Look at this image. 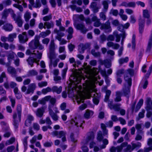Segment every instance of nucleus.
Returning a JSON list of instances; mask_svg holds the SVG:
<instances>
[{
	"label": "nucleus",
	"mask_w": 152,
	"mask_h": 152,
	"mask_svg": "<svg viewBox=\"0 0 152 152\" xmlns=\"http://www.w3.org/2000/svg\"><path fill=\"white\" fill-rule=\"evenodd\" d=\"M12 17L15 21V23H17L18 27H22L23 21L20 15H18L16 16L15 13L13 14L12 15Z\"/></svg>",
	"instance_id": "9"
},
{
	"label": "nucleus",
	"mask_w": 152,
	"mask_h": 152,
	"mask_svg": "<svg viewBox=\"0 0 152 152\" xmlns=\"http://www.w3.org/2000/svg\"><path fill=\"white\" fill-rule=\"evenodd\" d=\"M24 18L26 22H28L31 18V14L29 12H27L24 15Z\"/></svg>",
	"instance_id": "39"
},
{
	"label": "nucleus",
	"mask_w": 152,
	"mask_h": 152,
	"mask_svg": "<svg viewBox=\"0 0 152 152\" xmlns=\"http://www.w3.org/2000/svg\"><path fill=\"white\" fill-rule=\"evenodd\" d=\"M124 79L126 82L128 83V86H126V84H124L122 89L123 93L125 96L129 97V94L130 92V88L132 86V80L131 77H129L128 74H125L124 75Z\"/></svg>",
	"instance_id": "3"
},
{
	"label": "nucleus",
	"mask_w": 152,
	"mask_h": 152,
	"mask_svg": "<svg viewBox=\"0 0 152 152\" xmlns=\"http://www.w3.org/2000/svg\"><path fill=\"white\" fill-rule=\"evenodd\" d=\"M85 88H86L87 91L89 93L90 92L91 90L92 91V86L90 82L87 83L85 86Z\"/></svg>",
	"instance_id": "46"
},
{
	"label": "nucleus",
	"mask_w": 152,
	"mask_h": 152,
	"mask_svg": "<svg viewBox=\"0 0 152 152\" xmlns=\"http://www.w3.org/2000/svg\"><path fill=\"white\" fill-rule=\"evenodd\" d=\"M49 115L51 116L52 119L54 121H56L58 120L57 115L54 113L53 112L49 113Z\"/></svg>",
	"instance_id": "45"
},
{
	"label": "nucleus",
	"mask_w": 152,
	"mask_h": 152,
	"mask_svg": "<svg viewBox=\"0 0 152 152\" xmlns=\"http://www.w3.org/2000/svg\"><path fill=\"white\" fill-rule=\"evenodd\" d=\"M97 140L100 142L102 141L103 144L100 146V148L101 149H103L106 148V145L108 143V140L106 138L104 139L103 136V135L102 132L100 130L97 132Z\"/></svg>",
	"instance_id": "6"
},
{
	"label": "nucleus",
	"mask_w": 152,
	"mask_h": 152,
	"mask_svg": "<svg viewBox=\"0 0 152 152\" xmlns=\"http://www.w3.org/2000/svg\"><path fill=\"white\" fill-rule=\"evenodd\" d=\"M37 55L36 56V58H35L33 57L30 56L26 60V61L28 63L29 65H30L32 67L33 66V63L35 62L38 65V63L39 61V60L41 58L42 56V53L39 52L38 50L37 51Z\"/></svg>",
	"instance_id": "4"
},
{
	"label": "nucleus",
	"mask_w": 152,
	"mask_h": 152,
	"mask_svg": "<svg viewBox=\"0 0 152 152\" xmlns=\"http://www.w3.org/2000/svg\"><path fill=\"white\" fill-rule=\"evenodd\" d=\"M52 18L51 15H49L48 16L44 17L43 20L44 21H48L50 20Z\"/></svg>",
	"instance_id": "63"
},
{
	"label": "nucleus",
	"mask_w": 152,
	"mask_h": 152,
	"mask_svg": "<svg viewBox=\"0 0 152 152\" xmlns=\"http://www.w3.org/2000/svg\"><path fill=\"white\" fill-rule=\"evenodd\" d=\"M129 60L128 57H126L125 58H121L119 60V62L120 64H122L125 62H127Z\"/></svg>",
	"instance_id": "47"
},
{
	"label": "nucleus",
	"mask_w": 152,
	"mask_h": 152,
	"mask_svg": "<svg viewBox=\"0 0 152 152\" xmlns=\"http://www.w3.org/2000/svg\"><path fill=\"white\" fill-rule=\"evenodd\" d=\"M3 28L6 31H11L13 28V26L12 24L7 23L4 25Z\"/></svg>",
	"instance_id": "21"
},
{
	"label": "nucleus",
	"mask_w": 152,
	"mask_h": 152,
	"mask_svg": "<svg viewBox=\"0 0 152 152\" xmlns=\"http://www.w3.org/2000/svg\"><path fill=\"white\" fill-rule=\"evenodd\" d=\"M37 72L35 70L32 69L29 71L27 75L28 76H33L37 75Z\"/></svg>",
	"instance_id": "34"
},
{
	"label": "nucleus",
	"mask_w": 152,
	"mask_h": 152,
	"mask_svg": "<svg viewBox=\"0 0 152 152\" xmlns=\"http://www.w3.org/2000/svg\"><path fill=\"white\" fill-rule=\"evenodd\" d=\"M94 112L91 110H87L85 114H84V117L86 119H88L93 115Z\"/></svg>",
	"instance_id": "25"
},
{
	"label": "nucleus",
	"mask_w": 152,
	"mask_h": 152,
	"mask_svg": "<svg viewBox=\"0 0 152 152\" xmlns=\"http://www.w3.org/2000/svg\"><path fill=\"white\" fill-rule=\"evenodd\" d=\"M47 107L46 105L42 106L41 107L38 108L35 113L37 116L39 118H41L43 115L45 110L46 109Z\"/></svg>",
	"instance_id": "12"
},
{
	"label": "nucleus",
	"mask_w": 152,
	"mask_h": 152,
	"mask_svg": "<svg viewBox=\"0 0 152 152\" xmlns=\"http://www.w3.org/2000/svg\"><path fill=\"white\" fill-rule=\"evenodd\" d=\"M145 23V20L140 18L139 19V32L141 34H142L143 32L144 28V24Z\"/></svg>",
	"instance_id": "15"
},
{
	"label": "nucleus",
	"mask_w": 152,
	"mask_h": 152,
	"mask_svg": "<svg viewBox=\"0 0 152 152\" xmlns=\"http://www.w3.org/2000/svg\"><path fill=\"white\" fill-rule=\"evenodd\" d=\"M100 29L102 30H104L106 33L111 32L112 31V28L110 20H108L105 23H102L100 27Z\"/></svg>",
	"instance_id": "8"
},
{
	"label": "nucleus",
	"mask_w": 152,
	"mask_h": 152,
	"mask_svg": "<svg viewBox=\"0 0 152 152\" xmlns=\"http://www.w3.org/2000/svg\"><path fill=\"white\" fill-rule=\"evenodd\" d=\"M66 132L63 131H61L59 132L58 136V138H61V139L63 142L66 141Z\"/></svg>",
	"instance_id": "20"
},
{
	"label": "nucleus",
	"mask_w": 152,
	"mask_h": 152,
	"mask_svg": "<svg viewBox=\"0 0 152 152\" xmlns=\"http://www.w3.org/2000/svg\"><path fill=\"white\" fill-rule=\"evenodd\" d=\"M15 53L13 52H11L10 53L7 55V59L8 61H11L10 59H13L14 57V55Z\"/></svg>",
	"instance_id": "53"
},
{
	"label": "nucleus",
	"mask_w": 152,
	"mask_h": 152,
	"mask_svg": "<svg viewBox=\"0 0 152 152\" xmlns=\"http://www.w3.org/2000/svg\"><path fill=\"white\" fill-rule=\"evenodd\" d=\"M111 93V91L110 90H107L106 91V95L104 101L105 102H107L108 101V106L111 110H112L113 108V107L114 104H113V100L112 99L108 101Z\"/></svg>",
	"instance_id": "7"
},
{
	"label": "nucleus",
	"mask_w": 152,
	"mask_h": 152,
	"mask_svg": "<svg viewBox=\"0 0 152 152\" xmlns=\"http://www.w3.org/2000/svg\"><path fill=\"white\" fill-rule=\"evenodd\" d=\"M26 54L27 55H30L31 54L32 55H34L35 56L37 55V51H36L35 50H34L33 51V52H31L30 50V49H28L26 50Z\"/></svg>",
	"instance_id": "49"
},
{
	"label": "nucleus",
	"mask_w": 152,
	"mask_h": 152,
	"mask_svg": "<svg viewBox=\"0 0 152 152\" xmlns=\"http://www.w3.org/2000/svg\"><path fill=\"white\" fill-rule=\"evenodd\" d=\"M17 113H14L13 115V124L15 129L18 128L19 123L20 122L21 118V106L19 104L17 106Z\"/></svg>",
	"instance_id": "1"
},
{
	"label": "nucleus",
	"mask_w": 152,
	"mask_h": 152,
	"mask_svg": "<svg viewBox=\"0 0 152 152\" xmlns=\"http://www.w3.org/2000/svg\"><path fill=\"white\" fill-rule=\"evenodd\" d=\"M132 148L133 150L134 149H138L141 146V144L140 142H138L136 143H131Z\"/></svg>",
	"instance_id": "37"
},
{
	"label": "nucleus",
	"mask_w": 152,
	"mask_h": 152,
	"mask_svg": "<svg viewBox=\"0 0 152 152\" xmlns=\"http://www.w3.org/2000/svg\"><path fill=\"white\" fill-rule=\"evenodd\" d=\"M84 123V121H82L80 119H77V118H75V119H72L70 121L71 124L76 126L77 127H78L79 126L81 127L82 124Z\"/></svg>",
	"instance_id": "11"
},
{
	"label": "nucleus",
	"mask_w": 152,
	"mask_h": 152,
	"mask_svg": "<svg viewBox=\"0 0 152 152\" xmlns=\"http://www.w3.org/2000/svg\"><path fill=\"white\" fill-rule=\"evenodd\" d=\"M52 91L51 88L49 87H48L46 88L43 89L42 92V94H45L48 92H51Z\"/></svg>",
	"instance_id": "56"
},
{
	"label": "nucleus",
	"mask_w": 152,
	"mask_h": 152,
	"mask_svg": "<svg viewBox=\"0 0 152 152\" xmlns=\"http://www.w3.org/2000/svg\"><path fill=\"white\" fill-rule=\"evenodd\" d=\"M7 78L6 74L4 72H3L0 76V83H2L4 81V78Z\"/></svg>",
	"instance_id": "61"
},
{
	"label": "nucleus",
	"mask_w": 152,
	"mask_h": 152,
	"mask_svg": "<svg viewBox=\"0 0 152 152\" xmlns=\"http://www.w3.org/2000/svg\"><path fill=\"white\" fill-rule=\"evenodd\" d=\"M121 104L119 103L115 104H114L113 109L116 111H119L120 110Z\"/></svg>",
	"instance_id": "41"
},
{
	"label": "nucleus",
	"mask_w": 152,
	"mask_h": 152,
	"mask_svg": "<svg viewBox=\"0 0 152 152\" xmlns=\"http://www.w3.org/2000/svg\"><path fill=\"white\" fill-rule=\"evenodd\" d=\"M12 2L11 0H5L2 1V3L5 6H7L10 5Z\"/></svg>",
	"instance_id": "54"
},
{
	"label": "nucleus",
	"mask_w": 152,
	"mask_h": 152,
	"mask_svg": "<svg viewBox=\"0 0 152 152\" xmlns=\"http://www.w3.org/2000/svg\"><path fill=\"white\" fill-rule=\"evenodd\" d=\"M101 126L102 129L103 135L105 136L107 135L108 130L107 129L106 125L102 123L101 124Z\"/></svg>",
	"instance_id": "29"
},
{
	"label": "nucleus",
	"mask_w": 152,
	"mask_h": 152,
	"mask_svg": "<svg viewBox=\"0 0 152 152\" xmlns=\"http://www.w3.org/2000/svg\"><path fill=\"white\" fill-rule=\"evenodd\" d=\"M143 15L144 18H149L150 15L148 11L147 10H144L143 12Z\"/></svg>",
	"instance_id": "50"
},
{
	"label": "nucleus",
	"mask_w": 152,
	"mask_h": 152,
	"mask_svg": "<svg viewBox=\"0 0 152 152\" xmlns=\"http://www.w3.org/2000/svg\"><path fill=\"white\" fill-rule=\"evenodd\" d=\"M39 36L36 35L34 39L29 43L28 46L31 49L34 50L38 48L39 50H41L44 48L43 46L39 42Z\"/></svg>",
	"instance_id": "2"
},
{
	"label": "nucleus",
	"mask_w": 152,
	"mask_h": 152,
	"mask_svg": "<svg viewBox=\"0 0 152 152\" xmlns=\"http://www.w3.org/2000/svg\"><path fill=\"white\" fill-rule=\"evenodd\" d=\"M110 14H112L113 15L117 16L118 14V12L117 10H111L110 12Z\"/></svg>",
	"instance_id": "64"
},
{
	"label": "nucleus",
	"mask_w": 152,
	"mask_h": 152,
	"mask_svg": "<svg viewBox=\"0 0 152 152\" xmlns=\"http://www.w3.org/2000/svg\"><path fill=\"white\" fill-rule=\"evenodd\" d=\"M75 27L78 30L80 31L81 33L85 34L88 31V30L85 27L83 23L74 24Z\"/></svg>",
	"instance_id": "10"
},
{
	"label": "nucleus",
	"mask_w": 152,
	"mask_h": 152,
	"mask_svg": "<svg viewBox=\"0 0 152 152\" xmlns=\"http://www.w3.org/2000/svg\"><path fill=\"white\" fill-rule=\"evenodd\" d=\"M152 47V33L149 38L148 45L147 48V51L148 52H150L151 49Z\"/></svg>",
	"instance_id": "28"
},
{
	"label": "nucleus",
	"mask_w": 152,
	"mask_h": 152,
	"mask_svg": "<svg viewBox=\"0 0 152 152\" xmlns=\"http://www.w3.org/2000/svg\"><path fill=\"white\" fill-rule=\"evenodd\" d=\"M18 37L20 42L22 43H25L28 40L26 33L25 32H23L22 34H20Z\"/></svg>",
	"instance_id": "14"
},
{
	"label": "nucleus",
	"mask_w": 152,
	"mask_h": 152,
	"mask_svg": "<svg viewBox=\"0 0 152 152\" xmlns=\"http://www.w3.org/2000/svg\"><path fill=\"white\" fill-rule=\"evenodd\" d=\"M110 1L109 0H104L102 1V4L103 6V11L106 12L108 8V3H110Z\"/></svg>",
	"instance_id": "22"
},
{
	"label": "nucleus",
	"mask_w": 152,
	"mask_h": 152,
	"mask_svg": "<svg viewBox=\"0 0 152 152\" xmlns=\"http://www.w3.org/2000/svg\"><path fill=\"white\" fill-rule=\"evenodd\" d=\"M64 35V33L59 32L58 33L56 37V39H58V41H60L61 37H63Z\"/></svg>",
	"instance_id": "59"
},
{
	"label": "nucleus",
	"mask_w": 152,
	"mask_h": 152,
	"mask_svg": "<svg viewBox=\"0 0 152 152\" xmlns=\"http://www.w3.org/2000/svg\"><path fill=\"white\" fill-rule=\"evenodd\" d=\"M90 7L94 13H96L99 11V8L97 6V3L93 2L91 4Z\"/></svg>",
	"instance_id": "17"
},
{
	"label": "nucleus",
	"mask_w": 152,
	"mask_h": 152,
	"mask_svg": "<svg viewBox=\"0 0 152 152\" xmlns=\"http://www.w3.org/2000/svg\"><path fill=\"white\" fill-rule=\"evenodd\" d=\"M15 141V139L14 137L11 138L9 140H7L6 142V145H9L13 143Z\"/></svg>",
	"instance_id": "55"
},
{
	"label": "nucleus",
	"mask_w": 152,
	"mask_h": 152,
	"mask_svg": "<svg viewBox=\"0 0 152 152\" xmlns=\"http://www.w3.org/2000/svg\"><path fill=\"white\" fill-rule=\"evenodd\" d=\"M135 128L137 130V132L141 134H143V132L142 130H141L142 128V125L141 124H137L135 125Z\"/></svg>",
	"instance_id": "36"
},
{
	"label": "nucleus",
	"mask_w": 152,
	"mask_h": 152,
	"mask_svg": "<svg viewBox=\"0 0 152 152\" xmlns=\"http://www.w3.org/2000/svg\"><path fill=\"white\" fill-rule=\"evenodd\" d=\"M102 23L100 21V19L94 22V26L95 27H99L101 26Z\"/></svg>",
	"instance_id": "58"
},
{
	"label": "nucleus",
	"mask_w": 152,
	"mask_h": 152,
	"mask_svg": "<svg viewBox=\"0 0 152 152\" xmlns=\"http://www.w3.org/2000/svg\"><path fill=\"white\" fill-rule=\"evenodd\" d=\"M50 33L51 32L50 30H47L45 32H42L40 33L39 36L40 37L44 38L50 34Z\"/></svg>",
	"instance_id": "38"
},
{
	"label": "nucleus",
	"mask_w": 152,
	"mask_h": 152,
	"mask_svg": "<svg viewBox=\"0 0 152 152\" xmlns=\"http://www.w3.org/2000/svg\"><path fill=\"white\" fill-rule=\"evenodd\" d=\"M62 87L60 86L58 87L57 86H54L51 88L52 91L53 92H56L57 94H60L62 91Z\"/></svg>",
	"instance_id": "27"
},
{
	"label": "nucleus",
	"mask_w": 152,
	"mask_h": 152,
	"mask_svg": "<svg viewBox=\"0 0 152 152\" xmlns=\"http://www.w3.org/2000/svg\"><path fill=\"white\" fill-rule=\"evenodd\" d=\"M151 102V99L150 98H147L146 100V104L147 106L146 109L147 111L150 110L151 109V107L150 105V103Z\"/></svg>",
	"instance_id": "33"
},
{
	"label": "nucleus",
	"mask_w": 152,
	"mask_h": 152,
	"mask_svg": "<svg viewBox=\"0 0 152 152\" xmlns=\"http://www.w3.org/2000/svg\"><path fill=\"white\" fill-rule=\"evenodd\" d=\"M55 45L53 40H51L49 47V53L48 56L50 60L49 67L51 68L52 64V59L55 57Z\"/></svg>",
	"instance_id": "5"
},
{
	"label": "nucleus",
	"mask_w": 152,
	"mask_h": 152,
	"mask_svg": "<svg viewBox=\"0 0 152 152\" xmlns=\"http://www.w3.org/2000/svg\"><path fill=\"white\" fill-rule=\"evenodd\" d=\"M91 54L95 57H98L100 56V53L98 52H96L94 49H92L91 51Z\"/></svg>",
	"instance_id": "44"
},
{
	"label": "nucleus",
	"mask_w": 152,
	"mask_h": 152,
	"mask_svg": "<svg viewBox=\"0 0 152 152\" xmlns=\"http://www.w3.org/2000/svg\"><path fill=\"white\" fill-rule=\"evenodd\" d=\"M105 13L106 12H104V11L99 13V17L103 21L105 20L106 19Z\"/></svg>",
	"instance_id": "40"
},
{
	"label": "nucleus",
	"mask_w": 152,
	"mask_h": 152,
	"mask_svg": "<svg viewBox=\"0 0 152 152\" xmlns=\"http://www.w3.org/2000/svg\"><path fill=\"white\" fill-rule=\"evenodd\" d=\"M107 46L109 47H112L114 49H118L120 47L119 44L115 43L112 42H108L107 44Z\"/></svg>",
	"instance_id": "16"
},
{
	"label": "nucleus",
	"mask_w": 152,
	"mask_h": 152,
	"mask_svg": "<svg viewBox=\"0 0 152 152\" xmlns=\"http://www.w3.org/2000/svg\"><path fill=\"white\" fill-rule=\"evenodd\" d=\"M28 136H26L23 140V143L24 145L25 149L26 150L27 149V139L28 138Z\"/></svg>",
	"instance_id": "57"
},
{
	"label": "nucleus",
	"mask_w": 152,
	"mask_h": 152,
	"mask_svg": "<svg viewBox=\"0 0 152 152\" xmlns=\"http://www.w3.org/2000/svg\"><path fill=\"white\" fill-rule=\"evenodd\" d=\"M7 71L8 72L12 75L14 77H16L17 74V71L16 69L14 67L10 66L7 68Z\"/></svg>",
	"instance_id": "23"
},
{
	"label": "nucleus",
	"mask_w": 152,
	"mask_h": 152,
	"mask_svg": "<svg viewBox=\"0 0 152 152\" xmlns=\"http://www.w3.org/2000/svg\"><path fill=\"white\" fill-rule=\"evenodd\" d=\"M121 93L119 91H117L116 92L115 98L114 99L115 102H120L121 100Z\"/></svg>",
	"instance_id": "26"
},
{
	"label": "nucleus",
	"mask_w": 152,
	"mask_h": 152,
	"mask_svg": "<svg viewBox=\"0 0 152 152\" xmlns=\"http://www.w3.org/2000/svg\"><path fill=\"white\" fill-rule=\"evenodd\" d=\"M0 46L2 48H4L6 50H7L9 49V45L7 43H2L0 41Z\"/></svg>",
	"instance_id": "48"
},
{
	"label": "nucleus",
	"mask_w": 152,
	"mask_h": 152,
	"mask_svg": "<svg viewBox=\"0 0 152 152\" xmlns=\"http://www.w3.org/2000/svg\"><path fill=\"white\" fill-rule=\"evenodd\" d=\"M145 111L144 110H142L141 112L139 113L138 114V117L137 118V120H139L140 118H142L144 117V114L145 113Z\"/></svg>",
	"instance_id": "51"
},
{
	"label": "nucleus",
	"mask_w": 152,
	"mask_h": 152,
	"mask_svg": "<svg viewBox=\"0 0 152 152\" xmlns=\"http://www.w3.org/2000/svg\"><path fill=\"white\" fill-rule=\"evenodd\" d=\"M133 150L132 147L130 145H128L124 150V152H131Z\"/></svg>",
	"instance_id": "43"
},
{
	"label": "nucleus",
	"mask_w": 152,
	"mask_h": 152,
	"mask_svg": "<svg viewBox=\"0 0 152 152\" xmlns=\"http://www.w3.org/2000/svg\"><path fill=\"white\" fill-rule=\"evenodd\" d=\"M94 138V132H91L88 133V136L86 139V144L90 140H93Z\"/></svg>",
	"instance_id": "18"
},
{
	"label": "nucleus",
	"mask_w": 152,
	"mask_h": 152,
	"mask_svg": "<svg viewBox=\"0 0 152 152\" xmlns=\"http://www.w3.org/2000/svg\"><path fill=\"white\" fill-rule=\"evenodd\" d=\"M44 25L46 26V28L48 29H49L52 27H53L54 24L53 21H50V22H45L44 23Z\"/></svg>",
	"instance_id": "35"
},
{
	"label": "nucleus",
	"mask_w": 152,
	"mask_h": 152,
	"mask_svg": "<svg viewBox=\"0 0 152 152\" xmlns=\"http://www.w3.org/2000/svg\"><path fill=\"white\" fill-rule=\"evenodd\" d=\"M132 49L134 50L136 45L135 44V36L134 34L132 36Z\"/></svg>",
	"instance_id": "60"
},
{
	"label": "nucleus",
	"mask_w": 152,
	"mask_h": 152,
	"mask_svg": "<svg viewBox=\"0 0 152 152\" xmlns=\"http://www.w3.org/2000/svg\"><path fill=\"white\" fill-rule=\"evenodd\" d=\"M82 79V76L79 74L75 75L74 78V81H75L77 83H78L81 82Z\"/></svg>",
	"instance_id": "31"
},
{
	"label": "nucleus",
	"mask_w": 152,
	"mask_h": 152,
	"mask_svg": "<svg viewBox=\"0 0 152 152\" xmlns=\"http://www.w3.org/2000/svg\"><path fill=\"white\" fill-rule=\"evenodd\" d=\"M152 70V64L150 66L149 68V70L148 71L147 73L146 74L145 76V79H147L148 78L150 75L151 71Z\"/></svg>",
	"instance_id": "52"
},
{
	"label": "nucleus",
	"mask_w": 152,
	"mask_h": 152,
	"mask_svg": "<svg viewBox=\"0 0 152 152\" xmlns=\"http://www.w3.org/2000/svg\"><path fill=\"white\" fill-rule=\"evenodd\" d=\"M143 103V100L142 99H141L137 103L136 106L135 111L136 112H137L138 110L140 108L142 105Z\"/></svg>",
	"instance_id": "30"
},
{
	"label": "nucleus",
	"mask_w": 152,
	"mask_h": 152,
	"mask_svg": "<svg viewBox=\"0 0 152 152\" xmlns=\"http://www.w3.org/2000/svg\"><path fill=\"white\" fill-rule=\"evenodd\" d=\"M87 48V46L86 45L80 44L79 47L78 51L80 53H82Z\"/></svg>",
	"instance_id": "32"
},
{
	"label": "nucleus",
	"mask_w": 152,
	"mask_h": 152,
	"mask_svg": "<svg viewBox=\"0 0 152 152\" xmlns=\"http://www.w3.org/2000/svg\"><path fill=\"white\" fill-rule=\"evenodd\" d=\"M9 13H11L12 17V14H15L13 11L11 9H4L1 14L2 19L6 20Z\"/></svg>",
	"instance_id": "13"
},
{
	"label": "nucleus",
	"mask_w": 152,
	"mask_h": 152,
	"mask_svg": "<svg viewBox=\"0 0 152 152\" xmlns=\"http://www.w3.org/2000/svg\"><path fill=\"white\" fill-rule=\"evenodd\" d=\"M36 88V86L34 84L32 83L30 84L28 86V88L27 90L26 94H29L31 93H33L34 90Z\"/></svg>",
	"instance_id": "19"
},
{
	"label": "nucleus",
	"mask_w": 152,
	"mask_h": 152,
	"mask_svg": "<svg viewBox=\"0 0 152 152\" xmlns=\"http://www.w3.org/2000/svg\"><path fill=\"white\" fill-rule=\"evenodd\" d=\"M101 42L103 43L104 42L107 40V37L104 34L101 35L100 37Z\"/></svg>",
	"instance_id": "62"
},
{
	"label": "nucleus",
	"mask_w": 152,
	"mask_h": 152,
	"mask_svg": "<svg viewBox=\"0 0 152 152\" xmlns=\"http://www.w3.org/2000/svg\"><path fill=\"white\" fill-rule=\"evenodd\" d=\"M34 7L36 8H39L41 6V4L40 2V0H36L35 3L34 4H31Z\"/></svg>",
	"instance_id": "42"
},
{
	"label": "nucleus",
	"mask_w": 152,
	"mask_h": 152,
	"mask_svg": "<svg viewBox=\"0 0 152 152\" xmlns=\"http://www.w3.org/2000/svg\"><path fill=\"white\" fill-rule=\"evenodd\" d=\"M17 35V34L15 33L9 34L8 37V41L11 42H13L14 39L16 37Z\"/></svg>",
	"instance_id": "24"
}]
</instances>
